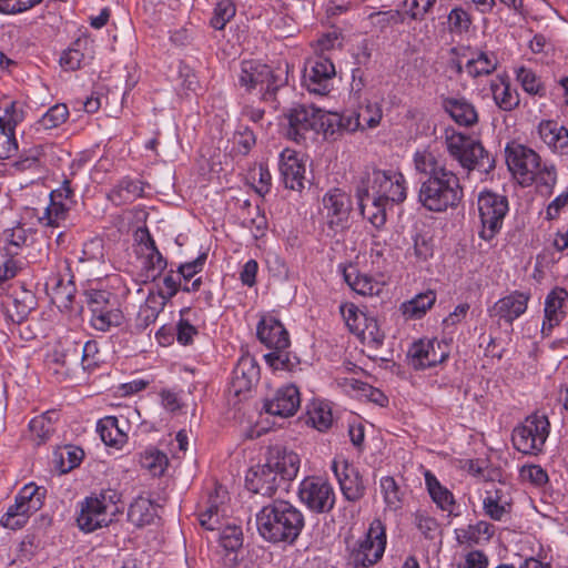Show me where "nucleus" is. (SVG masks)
<instances>
[{"label": "nucleus", "mask_w": 568, "mask_h": 568, "mask_svg": "<svg viewBox=\"0 0 568 568\" xmlns=\"http://www.w3.org/2000/svg\"><path fill=\"white\" fill-rule=\"evenodd\" d=\"M47 496V489L36 483L26 484L16 495L14 498L27 504L32 509L40 510L43 507Z\"/></svg>", "instance_id": "nucleus-55"}, {"label": "nucleus", "mask_w": 568, "mask_h": 568, "mask_svg": "<svg viewBox=\"0 0 568 568\" xmlns=\"http://www.w3.org/2000/svg\"><path fill=\"white\" fill-rule=\"evenodd\" d=\"M505 154L507 166L520 185L529 186L538 182L552 186L556 183L555 166H541L540 156L532 149L511 141L507 143Z\"/></svg>", "instance_id": "nucleus-3"}, {"label": "nucleus", "mask_w": 568, "mask_h": 568, "mask_svg": "<svg viewBox=\"0 0 568 568\" xmlns=\"http://www.w3.org/2000/svg\"><path fill=\"white\" fill-rule=\"evenodd\" d=\"M143 193L144 187L140 180L124 176L110 190L108 199L119 206L142 197Z\"/></svg>", "instance_id": "nucleus-38"}, {"label": "nucleus", "mask_w": 568, "mask_h": 568, "mask_svg": "<svg viewBox=\"0 0 568 568\" xmlns=\"http://www.w3.org/2000/svg\"><path fill=\"white\" fill-rule=\"evenodd\" d=\"M513 498L510 488L505 484L491 485L485 491L483 498V511L485 516L495 521L505 520L511 513Z\"/></svg>", "instance_id": "nucleus-22"}, {"label": "nucleus", "mask_w": 568, "mask_h": 568, "mask_svg": "<svg viewBox=\"0 0 568 568\" xmlns=\"http://www.w3.org/2000/svg\"><path fill=\"white\" fill-rule=\"evenodd\" d=\"M101 440L109 447L122 449L128 443V433L115 416H105L97 424Z\"/></svg>", "instance_id": "nucleus-35"}, {"label": "nucleus", "mask_w": 568, "mask_h": 568, "mask_svg": "<svg viewBox=\"0 0 568 568\" xmlns=\"http://www.w3.org/2000/svg\"><path fill=\"white\" fill-rule=\"evenodd\" d=\"M255 521L260 536L272 544L293 545L305 526L303 513L284 499H274L263 506Z\"/></svg>", "instance_id": "nucleus-2"}, {"label": "nucleus", "mask_w": 568, "mask_h": 568, "mask_svg": "<svg viewBox=\"0 0 568 568\" xmlns=\"http://www.w3.org/2000/svg\"><path fill=\"white\" fill-rule=\"evenodd\" d=\"M70 210V204L53 203L49 201V204L43 209L41 214H38L36 209H28L26 214L30 217L37 216L38 223L41 226L57 229L64 223Z\"/></svg>", "instance_id": "nucleus-41"}, {"label": "nucleus", "mask_w": 568, "mask_h": 568, "mask_svg": "<svg viewBox=\"0 0 568 568\" xmlns=\"http://www.w3.org/2000/svg\"><path fill=\"white\" fill-rule=\"evenodd\" d=\"M414 523L417 529L428 539H433L438 530V521L425 510L414 514Z\"/></svg>", "instance_id": "nucleus-64"}, {"label": "nucleus", "mask_w": 568, "mask_h": 568, "mask_svg": "<svg viewBox=\"0 0 568 568\" xmlns=\"http://www.w3.org/2000/svg\"><path fill=\"white\" fill-rule=\"evenodd\" d=\"M121 494L112 488L92 493L79 503L77 525L83 532H93L109 526L118 511Z\"/></svg>", "instance_id": "nucleus-4"}, {"label": "nucleus", "mask_w": 568, "mask_h": 568, "mask_svg": "<svg viewBox=\"0 0 568 568\" xmlns=\"http://www.w3.org/2000/svg\"><path fill=\"white\" fill-rule=\"evenodd\" d=\"M140 262V276L143 282H154L168 267V260L158 247L136 254Z\"/></svg>", "instance_id": "nucleus-34"}, {"label": "nucleus", "mask_w": 568, "mask_h": 568, "mask_svg": "<svg viewBox=\"0 0 568 568\" xmlns=\"http://www.w3.org/2000/svg\"><path fill=\"white\" fill-rule=\"evenodd\" d=\"M490 91L497 106L504 111H511L519 104V95L511 88L506 75H497L490 81Z\"/></svg>", "instance_id": "nucleus-39"}, {"label": "nucleus", "mask_w": 568, "mask_h": 568, "mask_svg": "<svg viewBox=\"0 0 568 568\" xmlns=\"http://www.w3.org/2000/svg\"><path fill=\"white\" fill-rule=\"evenodd\" d=\"M265 364L274 372H291L298 364L288 348H271L264 356Z\"/></svg>", "instance_id": "nucleus-49"}, {"label": "nucleus", "mask_w": 568, "mask_h": 568, "mask_svg": "<svg viewBox=\"0 0 568 568\" xmlns=\"http://www.w3.org/2000/svg\"><path fill=\"white\" fill-rule=\"evenodd\" d=\"M423 475L425 488L432 501L439 510L452 515L457 506L454 494L439 481L432 470L424 469Z\"/></svg>", "instance_id": "nucleus-31"}, {"label": "nucleus", "mask_w": 568, "mask_h": 568, "mask_svg": "<svg viewBox=\"0 0 568 568\" xmlns=\"http://www.w3.org/2000/svg\"><path fill=\"white\" fill-rule=\"evenodd\" d=\"M356 113L364 131L377 128L383 119V109L379 102L366 101L359 105Z\"/></svg>", "instance_id": "nucleus-56"}, {"label": "nucleus", "mask_w": 568, "mask_h": 568, "mask_svg": "<svg viewBox=\"0 0 568 568\" xmlns=\"http://www.w3.org/2000/svg\"><path fill=\"white\" fill-rule=\"evenodd\" d=\"M496 532L493 524L478 520L454 529V538L460 547L471 548L487 545Z\"/></svg>", "instance_id": "nucleus-26"}, {"label": "nucleus", "mask_w": 568, "mask_h": 568, "mask_svg": "<svg viewBox=\"0 0 568 568\" xmlns=\"http://www.w3.org/2000/svg\"><path fill=\"white\" fill-rule=\"evenodd\" d=\"M301 406L300 389L293 385H284L277 388L270 397L264 399V410L273 416L291 417Z\"/></svg>", "instance_id": "nucleus-18"}, {"label": "nucleus", "mask_w": 568, "mask_h": 568, "mask_svg": "<svg viewBox=\"0 0 568 568\" xmlns=\"http://www.w3.org/2000/svg\"><path fill=\"white\" fill-rule=\"evenodd\" d=\"M323 205L326 210L328 223L341 225L348 219L351 210L349 196L339 189H333L323 197Z\"/></svg>", "instance_id": "nucleus-33"}, {"label": "nucleus", "mask_w": 568, "mask_h": 568, "mask_svg": "<svg viewBox=\"0 0 568 568\" xmlns=\"http://www.w3.org/2000/svg\"><path fill=\"white\" fill-rule=\"evenodd\" d=\"M335 65L327 57H317L304 74L305 88L314 94L326 95L333 87Z\"/></svg>", "instance_id": "nucleus-21"}, {"label": "nucleus", "mask_w": 568, "mask_h": 568, "mask_svg": "<svg viewBox=\"0 0 568 568\" xmlns=\"http://www.w3.org/2000/svg\"><path fill=\"white\" fill-rule=\"evenodd\" d=\"M139 464L152 476L160 477L165 473L169 466V458L165 453L156 447L149 446L139 454Z\"/></svg>", "instance_id": "nucleus-45"}, {"label": "nucleus", "mask_w": 568, "mask_h": 568, "mask_svg": "<svg viewBox=\"0 0 568 568\" xmlns=\"http://www.w3.org/2000/svg\"><path fill=\"white\" fill-rule=\"evenodd\" d=\"M436 302V293L432 290L419 293L402 304L400 310L408 318H420Z\"/></svg>", "instance_id": "nucleus-46"}, {"label": "nucleus", "mask_w": 568, "mask_h": 568, "mask_svg": "<svg viewBox=\"0 0 568 568\" xmlns=\"http://www.w3.org/2000/svg\"><path fill=\"white\" fill-rule=\"evenodd\" d=\"M338 268L349 288L362 296H378L387 284L386 275L378 268L371 273L353 263L338 265Z\"/></svg>", "instance_id": "nucleus-13"}, {"label": "nucleus", "mask_w": 568, "mask_h": 568, "mask_svg": "<svg viewBox=\"0 0 568 568\" xmlns=\"http://www.w3.org/2000/svg\"><path fill=\"white\" fill-rule=\"evenodd\" d=\"M448 30L455 34L468 32L471 26V17L467 10L462 7H455L447 17Z\"/></svg>", "instance_id": "nucleus-60"}, {"label": "nucleus", "mask_w": 568, "mask_h": 568, "mask_svg": "<svg viewBox=\"0 0 568 568\" xmlns=\"http://www.w3.org/2000/svg\"><path fill=\"white\" fill-rule=\"evenodd\" d=\"M464 191L458 176L454 172H442L440 175L428 178L420 185L418 201L432 212H445L459 204Z\"/></svg>", "instance_id": "nucleus-5"}, {"label": "nucleus", "mask_w": 568, "mask_h": 568, "mask_svg": "<svg viewBox=\"0 0 568 568\" xmlns=\"http://www.w3.org/2000/svg\"><path fill=\"white\" fill-rule=\"evenodd\" d=\"M153 516L152 501L141 496L134 499L128 510V518L135 526L150 524Z\"/></svg>", "instance_id": "nucleus-53"}, {"label": "nucleus", "mask_w": 568, "mask_h": 568, "mask_svg": "<svg viewBox=\"0 0 568 568\" xmlns=\"http://www.w3.org/2000/svg\"><path fill=\"white\" fill-rule=\"evenodd\" d=\"M315 116H316V108L315 106H306V105H297L291 109L287 120H288V130L287 136L291 140L300 141L303 135L307 131L315 130Z\"/></svg>", "instance_id": "nucleus-30"}, {"label": "nucleus", "mask_w": 568, "mask_h": 568, "mask_svg": "<svg viewBox=\"0 0 568 568\" xmlns=\"http://www.w3.org/2000/svg\"><path fill=\"white\" fill-rule=\"evenodd\" d=\"M550 433V423L544 414H531L513 430L511 440L514 447L528 455H537L542 452Z\"/></svg>", "instance_id": "nucleus-10"}, {"label": "nucleus", "mask_w": 568, "mask_h": 568, "mask_svg": "<svg viewBox=\"0 0 568 568\" xmlns=\"http://www.w3.org/2000/svg\"><path fill=\"white\" fill-rule=\"evenodd\" d=\"M530 298L529 292L513 291L496 301L488 308V315L491 318H497L498 322L503 321L507 324H513L514 321L526 313Z\"/></svg>", "instance_id": "nucleus-16"}, {"label": "nucleus", "mask_w": 568, "mask_h": 568, "mask_svg": "<svg viewBox=\"0 0 568 568\" xmlns=\"http://www.w3.org/2000/svg\"><path fill=\"white\" fill-rule=\"evenodd\" d=\"M568 291L564 287H554L545 298L541 334L550 336L552 329L561 324L567 316Z\"/></svg>", "instance_id": "nucleus-19"}, {"label": "nucleus", "mask_w": 568, "mask_h": 568, "mask_svg": "<svg viewBox=\"0 0 568 568\" xmlns=\"http://www.w3.org/2000/svg\"><path fill=\"white\" fill-rule=\"evenodd\" d=\"M33 233V230L27 227L22 222H18L12 227L4 229L1 233L0 241L6 254L9 256L18 255L28 244Z\"/></svg>", "instance_id": "nucleus-36"}, {"label": "nucleus", "mask_w": 568, "mask_h": 568, "mask_svg": "<svg viewBox=\"0 0 568 568\" xmlns=\"http://www.w3.org/2000/svg\"><path fill=\"white\" fill-rule=\"evenodd\" d=\"M256 337L268 349L290 348L291 346L288 331L273 312L260 314L256 324Z\"/></svg>", "instance_id": "nucleus-15"}, {"label": "nucleus", "mask_w": 568, "mask_h": 568, "mask_svg": "<svg viewBox=\"0 0 568 568\" xmlns=\"http://www.w3.org/2000/svg\"><path fill=\"white\" fill-rule=\"evenodd\" d=\"M317 57H325L326 53L342 48V37L336 30L323 33L313 44Z\"/></svg>", "instance_id": "nucleus-63"}, {"label": "nucleus", "mask_w": 568, "mask_h": 568, "mask_svg": "<svg viewBox=\"0 0 568 568\" xmlns=\"http://www.w3.org/2000/svg\"><path fill=\"white\" fill-rule=\"evenodd\" d=\"M540 140L551 152L568 155V130L555 120H542L537 125Z\"/></svg>", "instance_id": "nucleus-27"}, {"label": "nucleus", "mask_w": 568, "mask_h": 568, "mask_svg": "<svg viewBox=\"0 0 568 568\" xmlns=\"http://www.w3.org/2000/svg\"><path fill=\"white\" fill-rule=\"evenodd\" d=\"M122 322L123 313L115 304L91 314L90 317V325L100 332H108L112 327H118Z\"/></svg>", "instance_id": "nucleus-47"}, {"label": "nucleus", "mask_w": 568, "mask_h": 568, "mask_svg": "<svg viewBox=\"0 0 568 568\" xmlns=\"http://www.w3.org/2000/svg\"><path fill=\"white\" fill-rule=\"evenodd\" d=\"M408 183L396 169H373L362 178L356 187V199L362 215L376 229L386 223V212L407 199Z\"/></svg>", "instance_id": "nucleus-1"}, {"label": "nucleus", "mask_w": 568, "mask_h": 568, "mask_svg": "<svg viewBox=\"0 0 568 568\" xmlns=\"http://www.w3.org/2000/svg\"><path fill=\"white\" fill-rule=\"evenodd\" d=\"M379 487L383 495V499L388 508L398 509L402 505V491L392 476H384L379 480Z\"/></svg>", "instance_id": "nucleus-58"}, {"label": "nucleus", "mask_w": 568, "mask_h": 568, "mask_svg": "<svg viewBox=\"0 0 568 568\" xmlns=\"http://www.w3.org/2000/svg\"><path fill=\"white\" fill-rule=\"evenodd\" d=\"M237 82L246 91L258 90L265 98L273 94L282 84V80L273 70L257 60H244L241 62Z\"/></svg>", "instance_id": "nucleus-12"}, {"label": "nucleus", "mask_w": 568, "mask_h": 568, "mask_svg": "<svg viewBox=\"0 0 568 568\" xmlns=\"http://www.w3.org/2000/svg\"><path fill=\"white\" fill-rule=\"evenodd\" d=\"M440 105L458 125L471 126L478 122L475 105L463 95H440Z\"/></svg>", "instance_id": "nucleus-24"}, {"label": "nucleus", "mask_w": 568, "mask_h": 568, "mask_svg": "<svg viewBox=\"0 0 568 568\" xmlns=\"http://www.w3.org/2000/svg\"><path fill=\"white\" fill-rule=\"evenodd\" d=\"M446 148L448 153L468 171L488 172L494 168V160L488 152L480 142L470 135L455 130H446Z\"/></svg>", "instance_id": "nucleus-7"}, {"label": "nucleus", "mask_w": 568, "mask_h": 568, "mask_svg": "<svg viewBox=\"0 0 568 568\" xmlns=\"http://www.w3.org/2000/svg\"><path fill=\"white\" fill-rule=\"evenodd\" d=\"M27 101L22 98L12 97L9 94L0 95V128L7 130L16 129L21 124L27 116Z\"/></svg>", "instance_id": "nucleus-28"}, {"label": "nucleus", "mask_w": 568, "mask_h": 568, "mask_svg": "<svg viewBox=\"0 0 568 568\" xmlns=\"http://www.w3.org/2000/svg\"><path fill=\"white\" fill-rule=\"evenodd\" d=\"M94 57L93 40L88 36L77 38L60 55V65L65 71H75Z\"/></svg>", "instance_id": "nucleus-25"}, {"label": "nucleus", "mask_w": 568, "mask_h": 568, "mask_svg": "<svg viewBox=\"0 0 568 568\" xmlns=\"http://www.w3.org/2000/svg\"><path fill=\"white\" fill-rule=\"evenodd\" d=\"M449 356L447 345L437 339H419L408 349L407 358L414 369H426L443 363Z\"/></svg>", "instance_id": "nucleus-14"}, {"label": "nucleus", "mask_w": 568, "mask_h": 568, "mask_svg": "<svg viewBox=\"0 0 568 568\" xmlns=\"http://www.w3.org/2000/svg\"><path fill=\"white\" fill-rule=\"evenodd\" d=\"M341 121L342 114L316 108L314 132L322 133L325 138L334 136V134L341 131Z\"/></svg>", "instance_id": "nucleus-52"}, {"label": "nucleus", "mask_w": 568, "mask_h": 568, "mask_svg": "<svg viewBox=\"0 0 568 568\" xmlns=\"http://www.w3.org/2000/svg\"><path fill=\"white\" fill-rule=\"evenodd\" d=\"M298 498L311 511L329 513L335 505L336 495L332 484L322 476H307L298 485Z\"/></svg>", "instance_id": "nucleus-11"}, {"label": "nucleus", "mask_w": 568, "mask_h": 568, "mask_svg": "<svg viewBox=\"0 0 568 568\" xmlns=\"http://www.w3.org/2000/svg\"><path fill=\"white\" fill-rule=\"evenodd\" d=\"M332 470L339 484V488L347 500L356 501L365 494L362 477L344 457L337 456L332 462Z\"/></svg>", "instance_id": "nucleus-17"}, {"label": "nucleus", "mask_w": 568, "mask_h": 568, "mask_svg": "<svg viewBox=\"0 0 568 568\" xmlns=\"http://www.w3.org/2000/svg\"><path fill=\"white\" fill-rule=\"evenodd\" d=\"M70 116L69 108L64 103L50 106L38 120L37 124L43 130H53L64 124Z\"/></svg>", "instance_id": "nucleus-54"}, {"label": "nucleus", "mask_w": 568, "mask_h": 568, "mask_svg": "<svg viewBox=\"0 0 568 568\" xmlns=\"http://www.w3.org/2000/svg\"><path fill=\"white\" fill-rule=\"evenodd\" d=\"M245 481L248 490L267 497H272L283 484L267 460L252 467L246 474Z\"/></svg>", "instance_id": "nucleus-23"}, {"label": "nucleus", "mask_w": 568, "mask_h": 568, "mask_svg": "<svg viewBox=\"0 0 568 568\" xmlns=\"http://www.w3.org/2000/svg\"><path fill=\"white\" fill-rule=\"evenodd\" d=\"M85 303L91 314L108 308L115 303L112 302V293L105 290H87L84 292Z\"/></svg>", "instance_id": "nucleus-62"}, {"label": "nucleus", "mask_w": 568, "mask_h": 568, "mask_svg": "<svg viewBox=\"0 0 568 568\" xmlns=\"http://www.w3.org/2000/svg\"><path fill=\"white\" fill-rule=\"evenodd\" d=\"M413 163L418 173L428 178L440 175L442 172H452L445 168L439 154L430 148L417 149L413 155Z\"/></svg>", "instance_id": "nucleus-40"}, {"label": "nucleus", "mask_w": 568, "mask_h": 568, "mask_svg": "<svg viewBox=\"0 0 568 568\" xmlns=\"http://www.w3.org/2000/svg\"><path fill=\"white\" fill-rule=\"evenodd\" d=\"M306 424L320 432L327 430L333 424V413L329 403L313 400L307 406Z\"/></svg>", "instance_id": "nucleus-44"}, {"label": "nucleus", "mask_w": 568, "mask_h": 568, "mask_svg": "<svg viewBox=\"0 0 568 568\" xmlns=\"http://www.w3.org/2000/svg\"><path fill=\"white\" fill-rule=\"evenodd\" d=\"M498 67V59L494 52L478 51L467 60L465 72L476 79L491 74Z\"/></svg>", "instance_id": "nucleus-43"}, {"label": "nucleus", "mask_w": 568, "mask_h": 568, "mask_svg": "<svg viewBox=\"0 0 568 568\" xmlns=\"http://www.w3.org/2000/svg\"><path fill=\"white\" fill-rule=\"evenodd\" d=\"M267 462L283 484L293 480L301 467L300 456L287 449L275 448L271 450Z\"/></svg>", "instance_id": "nucleus-29"}, {"label": "nucleus", "mask_w": 568, "mask_h": 568, "mask_svg": "<svg viewBox=\"0 0 568 568\" xmlns=\"http://www.w3.org/2000/svg\"><path fill=\"white\" fill-rule=\"evenodd\" d=\"M260 368L251 357H242L233 369L232 388L235 395L244 394L252 389L258 382Z\"/></svg>", "instance_id": "nucleus-32"}, {"label": "nucleus", "mask_w": 568, "mask_h": 568, "mask_svg": "<svg viewBox=\"0 0 568 568\" xmlns=\"http://www.w3.org/2000/svg\"><path fill=\"white\" fill-rule=\"evenodd\" d=\"M446 148L448 153L468 171L488 172L494 168V160L488 152L480 142L470 135L455 130H446Z\"/></svg>", "instance_id": "nucleus-6"}, {"label": "nucleus", "mask_w": 568, "mask_h": 568, "mask_svg": "<svg viewBox=\"0 0 568 568\" xmlns=\"http://www.w3.org/2000/svg\"><path fill=\"white\" fill-rule=\"evenodd\" d=\"M168 302L160 295H155L154 292L150 293L145 302L140 306L138 312V322L141 326L146 327L153 324L159 317L160 313L163 312Z\"/></svg>", "instance_id": "nucleus-48"}, {"label": "nucleus", "mask_w": 568, "mask_h": 568, "mask_svg": "<svg viewBox=\"0 0 568 568\" xmlns=\"http://www.w3.org/2000/svg\"><path fill=\"white\" fill-rule=\"evenodd\" d=\"M236 9L231 0H220L214 7L210 26L215 30H223L235 16Z\"/></svg>", "instance_id": "nucleus-59"}, {"label": "nucleus", "mask_w": 568, "mask_h": 568, "mask_svg": "<svg viewBox=\"0 0 568 568\" xmlns=\"http://www.w3.org/2000/svg\"><path fill=\"white\" fill-rule=\"evenodd\" d=\"M356 336L361 338L362 343L369 347L378 348L384 343L385 332L381 328V325L375 317L367 315L365 324L359 327Z\"/></svg>", "instance_id": "nucleus-51"}, {"label": "nucleus", "mask_w": 568, "mask_h": 568, "mask_svg": "<svg viewBox=\"0 0 568 568\" xmlns=\"http://www.w3.org/2000/svg\"><path fill=\"white\" fill-rule=\"evenodd\" d=\"M280 172L286 189L301 191L304 187L306 160L292 149H284L280 153Z\"/></svg>", "instance_id": "nucleus-20"}, {"label": "nucleus", "mask_w": 568, "mask_h": 568, "mask_svg": "<svg viewBox=\"0 0 568 568\" xmlns=\"http://www.w3.org/2000/svg\"><path fill=\"white\" fill-rule=\"evenodd\" d=\"M59 419L57 410H47L29 422L30 438L36 445L45 444L55 432Z\"/></svg>", "instance_id": "nucleus-37"}, {"label": "nucleus", "mask_w": 568, "mask_h": 568, "mask_svg": "<svg viewBox=\"0 0 568 568\" xmlns=\"http://www.w3.org/2000/svg\"><path fill=\"white\" fill-rule=\"evenodd\" d=\"M342 317L348 327L349 332L354 335L358 332L359 327L365 324L367 314L362 312L355 304L345 303L339 307Z\"/></svg>", "instance_id": "nucleus-61"}, {"label": "nucleus", "mask_w": 568, "mask_h": 568, "mask_svg": "<svg viewBox=\"0 0 568 568\" xmlns=\"http://www.w3.org/2000/svg\"><path fill=\"white\" fill-rule=\"evenodd\" d=\"M387 545L386 527L381 519H374L367 532L351 550L348 564L354 568H369L384 556Z\"/></svg>", "instance_id": "nucleus-9"}, {"label": "nucleus", "mask_w": 568, "mask_h": 568, "mask_svg": "<svg viewBox=\"0 0 568 568\" xmlns=\"http://www.w3.org/2000/svg\"><path fill=\"white\" fill-rule=\"evenodd\" d=\"M515 75L517 82L526 93L537 97L546 95V87L536 72L530 68L524 65L518 67L515 69Z\"/></svg>", "instance_id": "nucleus-50"}, {"label": "nucleus", "mask_w": 568, "mask_h": 568, "mask_svg": "<svg viewBox=\"0 0 568 568\" xmlns=\"http://www.w3.org/2000/svg\"><path fill=\"white\" fill-rule=\"evenodd\" d=\"M47 287L51 291L52 300L60 307L67 308L71 305L77 291L71 277L63 276L60 273L52 274L47 281Z\"/></svg>", "instance_id": "nucleus-42"}, {"label": "nucleus", "mask_w": 568, "mask_h": 568, "mask_svg": "<svg viewBox=\"0 0 568 568\" xmlns=\"http://www.w3.org/2000/svg\"><path fill=\"white\" fill-rule=\"evenodd\" d=\"M477 209L480 221L479 237L491 241L500 232L508 214V199L503 194L483 190L477 196Z\"/></svg>", "instance_id": "nucleus-8"}, {"label": "nucleus", "mask_w": 568, "mask_h": 568, "mask_svg": "<svg viewBox=\"0 0 568 568\" xmlns=\"http://www.w3.org/2000/svg\"><path fill=\"white\" fill-rule=\"evenodd\" d=\"M191 313V307H183L176 323V341L183 346L192 344L194 336L197 335V328L190 322Z\"/></svg>", "instance_id": "nucleus-57"}]
</instances>
